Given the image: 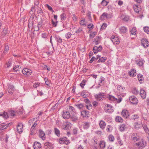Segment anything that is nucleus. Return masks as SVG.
<instances>
[{
	"mask_svg": "<svg viewBox=\"0 0 149 149\" xmlns=\"http://www.w3.org/2000/svg\"><path fill=\"white\" fill-rule=\"evenodd\" d=\"M133 8L135 12L136 13H139L140 11L141 7L139 5H134L133 6Z\"/></svg>",
	"mask_w": 149,
	"mask_h": 149,
	"instance_id": "obj_26",
	"label": "nucleus"
},
{
	"mask_svg": "<svg viewBox=\"0 0 149 149\" xmlns=\"http://www.w3.org/2000/svg\"><path fill=\"white\" fill-rule=\"evenodd\" d=\"M137 78L139 81L140 83H141V82L143 80L144 78L143 75L141 74H137Z\"/></svg>",
	"mask_w": 149,
	"mask_h": 149,
	"instance_id": "obj_31",
	"label": "nucleus"
},
{
	"mask_svg": "<svg viewBox=\"0 0 149 149\" xmlns=\"http://www.w3.org/2000/svg\"><path fill=\"white\" fill-rule=\"evenodd\" d=\"M119 30L120 33L124 34L127 32V27L123 26L119 28Z\"/></svg>",
	"mask_w": 149,
	"mask_h": 149,
	"instance_id": "obj_18",
	"label": "nucleus"
},
{
	"mask_svg": "<svg viewBox=\"0 0 149 149\" xmlns=\"http://www.w3.org/2000/svg\"><path fill=\"white\" fill-rule=\"evenodd\" d=\"M106 58L105 57H102L99 58L98 61V62H104L106 60Z\"/></svg>",
	"mask_w": 149,
	"mask_h": 149,
	"instance_id": "obj_51",
	"label": "nucleus"
},
{
	"mask_svg": "<svg viewBox=\"0 0 149 149\" xmlns=\"http://www.w3.org/2000/svg\"><path fill=\"white\" fill-rule=\"evenodd\" d=\"M93 140L94 141V142H93L94 144V145L97 144V143L98 141L96 137H94L93 138Z\"/></svg>",
	"mask_w": 149,
	"mask_h": 149,
	"instance_id": "obj_62",
	"label": "nucleus"
},
{
	"mask_svg": "<svg viewBox=\"0 0 149 149\" xmlns=\"http://www.w3.org/2000/svg\"><path fill=\"white\" fill-rule=\"evenodd\" d=\"M68 107V111L69 112H73L74 113L75 112V109L73 107L69 105Z\"/></svg>",
	"mask_w": 149,
	"mask_h": 149,
	"instance_id": "obj_37",
	"label": "nucleus"
},
{
	"mask_svg": "<svg viewBox=\"0 0 149 149\" xmlns=\"http://www.w3.org/2000/svg\"><path fill=\"white\" fill-rule=\"evenodd\" d=\"M129 100L131 103L132 104L136 105L138 102L137 98L134 95L131 96L130 97Z\"/></svg>",
	"mask_w": 149,
	"mask_h": 149,
	"instance_id": "obj_4",
	"label": "nucleus"
},
{
	"mask_svg": "<svg viewBox=\"0 0 149 149\" xmlns=\"http://www.w3.org/2000/svg\"><path fill=\"white\" fill-rule=\"evenodd\" d=\"M62 116L64 119H68L70 118L71 115L68 111H63L62 114Z\"/></svg>",
	"mask_w": 149,
	"mask_h": 149,
	"instance_id": "obj_9",
	"label": "nucleus"
},
{
	"mask_svg": "<svg viewBox=\"0 0 149 149\" xmlns=\"http://www.w3.org/2000/svg\"><path fill=\"white\" fill-rule=\"evenodd\" d=\"M33 13H31V15L29 19L28 20L29 22L28 23V26H29V24L31 22V20L32 22H33V20L34 19V15L32 14Z\"/></svg>",
	"mask_w": 149,
	"mask_h": 149,
	"instance_id": "obj_50",
	"label": "nucleus"
},
{
	"mask_svg": "<svg viewBox=\"0 0 149 149\" xmlns=\"http://www.w3.org/2000/svg\"><path fill=\"white\" fill-rule=\"evenodd\" d=\"M14 87L12 85L9 84L8 85V91L9 93H12L14 91Z\"/></svg>",
	"mask_w": 149,
	"mask_h": 149,
	"instance_id": "obj_24",
	"label": "nucleus"
},
{
	"mask_svg": "<svg viewBox=\"0 0 149 149\" xmlns=\"http://www.w3.org/2000/svg\"><path fill=\"white\" fill-rule=\"evenodd\" d=\"M104 78L103 77H102L100 78V82L99 83V84L100 86L104 84Z\"/></svg>",
	"mask_w": 149,
	"mask_h": 149,
	"instance_id": "obj_46",
	"label": "nucleus"
},
{
	"mask_svg": "<svg viewBox=\"0 0 149 149\" xmlns=\"http://www.w3.org/2000/svg\"><path fill=\"white\" fill-rule=\"evenodd\" d=\"M121 115L125 119L129 118L130 116V113L129 111L126 109L122 110L121 112Z\"/></svg>",
	"mask_w": 149,
	"mask_h": 149,
	"instance_id": "obj_5",
	"label": "nucleus"
},
{
	"mask_svg": "<svg viewBox=\"0 0 149 149\" xmlns=\"http://www.w3.org/2000/svg\"><path fill=\"white\" fill-rule=\"evenodd\" d=\"M105 94L103 93H100L98 94H96L95 95V98L97 101L99 102L102 101L104 98Z\"/></svg>",
	"mask_w": 149,
	"mask_h": 149,
	"instance_id": "obj_3",
	"label": "nucleus"
},
{
	"mask_svg": "<svg viewBox=\"0 0 149 149\" xmlns=\"http://www.w3.org/2000/svg\"><path fill=\"white\" fill-rule=\"evenodd\" d=\"M89 112L87 111L83 110L81 111V116L83 117H88Z\"/></svg>",
	"mask_w": 149,
	"mask_h": 149,
	"instance_id": "obj_27",
	"label": "nucleus"
},
{
	"mask_svg": "<svg viewBox=\"0 0 149 149\" xmlns=\"http://www.w3.org/2000/svg\"><path fill=\"white\" fill-rule=\"evenodd\" d=\"M99 146L100 148L103 149L106 146V143L104 141H100Z\"/></svg>",
	"mask_w": 149,
	"mask_h": 149,
	"instance_id": "obj_34",
	"label": "nucleus"
},
{
	"mask_svg": "<svg viewBox=\"0 0 149 149\" xmlns=\"http://www.w3.org/2000/svg\"><path fill=\"white\" fill-rule=\"evenodd\" d=\"M71 120L73 122H76L78 120V117L74 115H72L70 117Z\"/></svg>",
	"mask_w": 149,
	"mask_h": 149,
	"instance_id": "obj_25",
	"label": "nucleus"
},
{
	"mask_svg": "<svg viewBox=\"0 0 149 149\" xmlns=\"http://www.w3.org/2000/svg\"><path fill=\"white\" fill-rule=\"evenodd\" d=\"M109 141L111 142H113L115 140L114 137L111 135H109L108 136Z\"/></svg>",
	"mask_w": 149,
	"mask_h": 149,
	"instance_id": "obj_44",
	"label": "nucleus"
},
{
	"mask_svg": "<svg viewBox=\"0 0 149 149\" xmlns=\"http://www.w3.org/2000/svg\"><path fill=\"white\" fill-rule=\"evenodd\" d=\"M54 132L56 135L58 137L60 136V130L57 128L55 127L54 129Z\"/></svg>",
	"mask_w": 149,
	"mask_h": 149,
	"instance_id": "obj_32",
	"label": "nucleus"
},
{
	"mask_svg": "<svg viewBox=\"0 0 149 149\" xmlns=\"http://www.w3.org/2000/svg\"><path fill=\"white\" fill-rule=\"evenodd\" d=\"M104 109L105 111L108 113H111L113 111V107L111 105L109 104H107L105 106Z\"/></svg>",
	"mask_w": 149,
	"mask_h": 149,
	"instance_id": "obj_8",
	"label": "nucleus"
},
{
	"mask_svg": "<svg viewBox=\"0 0 149 149\" xmlns=\"http://www.w3.org/2000/svg\"><path fill=\"white\" fill-rule=\"evenodd\" d=\"M140 94L143 99H145L146 97V93L145 91L143 89H140Z\"/></svg>",
	"mask_w": 149,
	"mask_h": 149,
	"instance_id": "obj_23",
	"label": "nucleus"
},
{
	"mask_svg": "<svg viewBox=\"0 0 149 149\" xmlns=\"http://www.w3.org/2000/svg\"><path fill=\"white\" fill-rule=\"evenodd\" d=\"M86 82V81L85 80H83L81 81V82L80 84V86L82 88H84V86L85 85Z\"/></svg>",
	"mask_w": 149,
	"mask_h": 149,
	"instance_id": "obj_45",
	"label": "nucleus"
},
{
	"mask_svg": "<svg viewBox=\"0 0 149 149\" xmlns=\"http://www.w3.org/2000/svg\"><path fill=\"white\" fill-rule=\"evenodd\" d=\"M55 38L56 40L58 43H62L63 42L62 39L58 35H56Z\"/></svg>",
	"mask_w": 149,
	"mask_h": 149,
	"instance_id": "obj_29",
	"label": "nucleus"
},
{
	"mask_svg": "<svg viewBox=\"0 0 149 149\" xmlns=\"http://www.w3.org/2000/svg\"><path fill=\"white\" fill-rule=\"evenodd\" d=\"M136 30L135 27H133L132 28V30L130 31V33L132 35H135L136 34Z\"/></svg>",
	"mask_w": 149,
	"mask_h": 149,
	"instance_id": "obj_40",
	"label": "nucleus"
},
{
	"mask_svg": "<svg viewBox=\"0 0 149 149\" xmlns=\"http://www.w3.org/2000/svg\"><path fill=\"white\" fill-rule=\"evenodd\" d=\"M58 104L57 103L55 104L54 106L50 110L51 111H53L55 109L57 106H58Z\"/></svg>",
	"mask_w": 149,
	"mask_h": 149,
	"instance_id": "obj_61",
	"label": "nucleus"
},
{
	"mask_svg": "<svg viewBox=\"0 0 149 149\" xmlns=\"http://www.w3.org/2000/svg\"><path fill=\"white\" fill-rule=\"evenodd\" d=\"M86 108L88 110H90L92 108V105L91 104V102H90V104H86Z\"/></svg>",
	"mask_w": 149,
	"mask_h": 149,
	"instance_id": "obj_55",
	"label": "nucleus"
},
{
	"mask_svg": "<svg viewBox=\"0 0 149 149\" xmlns=\"http://www.w3.org/2000/svg\"><path fill=\"white\" fill-rule=\"evenodd\" d=\"M9 50V47L8 45H5L3 52L4 53H6Z\"/></svg>",
	"mask_w": 149,
	"mask_h": 149,
	"instance_id": "obj_60",
	"label": "nucleus"
},
{
	"mask_svg": "<svg viewBox=\"0 0 149 149\" xmlns=\"http://www.w3.org/2000/svg\"><path fill=\"white\" fill-rule=\"evenodd\" d=\"M19 66L18 65H15L14 66L13 68V71L15 72H17L19 69Z\"/></svg>",
	"mask_w": 149,
	"mask_h": 149,
	"instance_id": "obj_42",
	"label": "nucleus"
},
{
	"mask_svg": "<svg viewBox=\"0 0 149 149\" xmlns=\"http://www.w3.org/2000/svg\"><path fill=\"white\" fill-rule=\"evenodd\" d=\"M17 130L19 133H21L23 130V124L21 123H19L17 127Z\"/></svg>",
	"mask_w": 149,
	"mask_h": 149,
	"instance_id": "obj_17",
	"label": "nucleus"
},
{
	"mask_svg": "<svg viewBox=\"0 0 149 149\" xmlns=\"http://www.w3.org/2000/svg\"><path fill=\"white\" fill-rule=\"evenodd\" d=\"M90 126V123L87 122H84L83 125V128L85 130H87L89 127Z\"/></svg>",
	"mask_w": 149,
	"mask_h": 149,
	"instance_id": "obj_33",
	"label": "nucleus"
},
{
	"mask_svg": "<svg viewBox=\"0 0 149 149\" xmlns=\"http://www.w3.org/2000/svg\"><path fill=\"white\" fill-rule=\"evenodd\" d=\"M78 129L76 128H74L73 130V134L74 135H76L77 133Z\"/></svg>",
	"mask_w": 149,
	"mask_h": 149,
	"instance_id": "obj_63",
	"label": "nucleus"
},
{
	"mask_svg": "<svg viewBox=\"0 0 149 149\" xmlns=\"http://www.w3.org/2000/svg\"><path fill=\"white\" fill-rule=\"evenodd\" d=\"M136 145L138 146V149H142L146 146V143L144 141L143 139H142L139 142L136 143Z\"/></svg>",
	"mask_w": 149,
	"mask_h": 149,
	"instance_id": "obj_6",
	"label": "nucleus"
},
{
	"mask_svg": "<svg viewBox=\"0 0 149 149\" xmlns=\"http://www.w3.org/2000/svg\"><path fill=\"white\" fill-rule=\"evenodd\" d=\"M12 64V60H10L8 61L6 64V65H7V68H9Z\"/></svg>",
	"mask_w": 149,
	"mask_h": 149,
	"instance_id": "obj_57",
	"label": "nucleus"
},
{
	"mask_svg": "<svg viewBox=\"0 0 149 149\" xmlns=\"http://www.w3.org/2000/svg\"><path fill=\"white\" fill-rule=\"evenodd\" d=\"M108 98L109 100L112 101H116L117 100V98H115L113 96L110 95L108 96Z\"/></svg>",
	"mask_w": 149,
	"mask_h": 149,
	"instance_id": "obj_39",
	"label": "nucleus"
},
{
	"mask_svg": "<svg viewBox=\"0 0 149 149\" xmlns=\"http://www.w3.org/2000/svg\"><path fill=\"white\" fill-rule=\"evenodd\" d=\"M129 75L131 77H135L136 74V70L134 69H132L129 71L128 72Z\"/></svg>",
	"mask_w": 149,
	"mask_h": 149,
	"instance_id": "obj_16",
	"label": "nucleus"
},
{
	"mask_svg": "<svg viewBox=\"0 0 149 149\" xmlns=\"http://www.w3.org/2000/svg\"><path fill=\"white\" fill-rule=\"evenodd\" d=\"M0 116H2L4 118L7 119L8 117L7 113L5 111L0 113Z\"/></svg>",
	"mask_w": 149,
	"mask_h": 149,
	"instance_id": "obj_35",
	"label": "nucleus"
},
{
	"mask_svg": "<svg viewBox=\"0 0 149 149\" xmlns=\"http://www.w3.org/2000/svg\"><path fill=\"white\" fill-rule=\"evenodd\" d=\"M71 127V123L68 121H66L64 122L63 124L61 126V128L64 130H68L70 129Z\"/></svg>",
	"mask_w": 149,
	"mask_h": 149,
	"instance_id": "obj_1",
	"label": "nucleus"
},
{
	"mask_svg": "<svg viewBox=\"0 0 149 149\" xmlns=\"http://www.w3.org/2000/svg\"><path fill=\"white\" fill-rule=\"evenodd\" d=\"M39 136L40 138L44 140L45 139V135L44 132L41 129L39 130Z\"/></svg>",
	"mask_w": 149,
	"mask_h": 149,
	"instance_id": "obj_22",
	"label": "nucleus"
},
{
	"mask_svg": "<svg viewBox=\"0 0 149 149\" xmlns=\"http://www.w3.org/2000/svg\"><path fill=\"white\" fill-rule=\"evenodd\" d=\"M112 130V127L110 125H108L107 126L106 130L108 132H110Z\"/></svg>",
	"mask_w": 149,
	"mask_h": 149,
	"instance_id": "obj_43",
	"label": "nucleus"
},
{
	"mask_svg": "<svg viewBox=\"0 0 149 149\" xmlns=\"http://www.w3.org/2000/svg\"><path fill=\"white\" fill-rule=\"evenodd\" d=\"M117 139L118 142L119 143L120 146H122L123 145V141L120 139V136H118L117 137Z\"/></svg>",
	"mask_w": 149,
	"mask_h": 149,
	"instance_id": "obj_49",
	"label": "nucleus"
},
{
	"mask_svg": "<svg viewBox=\"0 0 149 149\" xmlns=\"http://www.w3.org/2000/svg\"><path fill=\"white\" fill-rule=\"evenodd\" d=\"M115 120L116 122L118 123H123V118L119 116H117L115 118Z\"/></svg>",
	"mask_w": 149,
	"mask_h": 149,
	"instance_id": "obj_28",
	"label": "nucleus"
},
{
	"mask_svg": "<svg viewBox=\"0 0 149 149\" xmlns=\"http://www.w3.org/2000/svg\"><path fill=\"white\" fill-rule=\"evenodd\" d=\"M58 142L60 144L65 143L66 145H68L70 143V141L66 137L60 138L58 139Z\"/></svg>",
	"mask_w": 149,
	"mask_h": 149,
	"instance_id": "obj_2",
	"label": "nucleus"
},
{
	"mask_svg": "<svg viewBox=\"0 0 149 149\" xmlns=\"http://www.w3.org/2000/svg\"><path fill=\"white\" fill-rule=\"evenodd\" d=\"M22 73L25 75L28 76L30 75L32 72L31 70L29 69L24 68L22 70Z\"/></svg>",
	"mask_w": 149,
	"mask_h": 149,
	"instance_id": "obj_11",
	"label": "nucleus"
},
{
	"mask_svg": "<svg viewBox=\"0 0 149 149\" xmlns=\"http://www.w3.org/2000/svg\"><path fill=\"white\" fill-rule=\"evenodd\" d=\"M131 92L134 95H136L139 94V92L136 88H133L131 90Z\"/></svg>",
	"mask_w": 149,
	"mask_h": 149,
	"instance_id": "obj_36",
	"label": "nucleus"
},
{
	"mask_svg": "<svg viewBox=\"0 0 149 149\" xmlns=\"http://www.w3.org/2000/svg\"><path fill=\"white\" fill-rule=\"evenodd\" d=\"M72 35V34L71 33L68 32L65 35V37L67 39H69L70 38Z\"/></svg>",
	"mask_w": 149,
	"mask_h": 149,
	"instance_id": "obj_59",
	"label": "nucleus"
},
{
	"mask_svg": "<svg viewBox=\"0 0 149 149\" xmlns=\"http://www.w3.org/2000/svg\"><path fill=\"white\" fill-rule=\"evenodd\" d=\"M48 19L45 18H43V19H41V21L38 23V26L39 28H41L43 24L45 25L48 21Z\"/></svg>",
	"mask_w": 149,
	"mask_h": 149,
	"instance_id": "obj_12",
	"label": "nucleus"
},
{
	"mask_svg": "<svg viewBox=\"0 0 149 149\" xmlns=\"http://www.w3.org/2000/svg\"><path fill=\"white\" fill-rule=\"evenodd\" d=\"M108 2H107L105 0H103L101 3V4L103 6H106L107 5Z\"/></svg>",
	"mask_w": 149,
	"mask_h": 149,
	"instance_id": "obj_54",
	"label": "nucleus"
},
{
	"mask_svg": "<svg viewBox=\"0 0 149 149\" xmlns=\"http://www.w3.org/2000/svg\"><path fill=\"white\" fill-rule=\"evenodd\" d=\"M144 61L142 59H140L139 61L137 63V64L139 67H141L143 66V64Z\"/></svg>",
	"mask_w": 149,
	"mask_h": 149,
	"instance_id": "obj_38",
	"label": "nucleus"
},
{
	"mask_svg": "<svg viewBox=\"0 0 149 149\" xmlns=\"http://www.w3.org/2000/svg\"><path fill=\"white\" fill-rule=\"evenodd\" d=\"M141 44L145 47L146 48L149 45V42L146 38H143L141 40Z\"/></svg>",
	"mask_w": 149,
	"mask_h": 149,
	"instance_id": "obj_13",
	"label": "nucleus"
},
{
	"mask_svg": "<svg viewBox=\"0 0 149 149\" xmlns=\"http://www.w3.org/2000/svg\"><path fill=\"white\" fill-rule=\"evenodd\" d=\"M75 105L79 109H81L84 107V105L82 104H75Z\"/></svg>",
	"mask_w": 149,
	"mask_h": 149,
	"instance_id": "obj_56",
	"label": "nucleus"
},
{
	"mask_svg": "<svg viewBox=\"0 0 149 149\" xmlns=\"http://www.w3.org/2000/svg\"><path fill=\"white\" fill-rule=\"evenodd\" d=\"M79 24H80L81 26H86L85 19L84 18H82V19L80 21Z\"/></svg>",
	"mask_w": 149,
	"mask_h": 149,
	"instance_id": "obj_47",
	"label": "nucleus"
},
{
	"mask_svg": "<svg viewBox=\"0 0 149 149\" xmlns=\"http://www.w3.org/2000/svg\"><path fill=\"white\" fill-rule=\"evenodd\" d=\"M88 28L90 30H92L94 28V25L91 24H89L88 26Z\"/></svg>",
	"mask_w": 149,
	"mask_h": 149,
	"instance_id": "obj_64",
	"label": "nucleus"
},
{
	"mask_svg": "<svg viewBox=\"0 0 149 149\" xmlns=\"http://www.w3.org/2000/svg\"><path fill=\"white\" fill-rule=\"evenodd\" d=\"M143 29L145 32L148 34H149V27L148 26H146L143 27Z\"/></svg>",
	"mask_w": 149,
	"mask_h": 149,
	"instance_id": "obj_48",
	"label": "nucleus"
},
{
	"mask_svg": "<svg viewBox=\"0 0 149 149\" xmlns=\"http://www.w3.org/2000/svg\"><path fill=\"white\" fill-rule=\"evenodd\" d=\"M112 17V15L110 14H108L105 12L103 13L101 16L100 19L101 20H104L106 19H109Z\"/></svg>",
	"mask_w": 149,
	"mask_h": 149,
	"instance_id": "obj_7",
	"label": "nucleus"
},
{
	"mask_svg": "<svg viewBox=\"0 0 149 149\" xmlns=\"http://www.w3.org/2000/svg\"><path fill=\"white\" fill-rule=\"evenodd\" d=\"M127 128V125L125 124H121L119 126V130L121 132L124 131Z\"/></svg>",
	"mask_w": 149,
	"mask_h": 149,
	"instance_id": "obj_21",
	"label": "nucleus"
},
{
	"mask_svg": "<svg viewBox=\"0 0 149 149\" xmlns=\"http://www.w3.org/2000/svg\"><path fill=\"white\" fill-rule=\"evenodd\" d=\"M10 124V123H8L6 125H2L0 124V131L6 129L7 127H8Z\"/></svg>",
	"mask_w": 149,
	"mask_h": 149,
	"instance_id": "obj_30",
	"label": "nucleus"
},
{
	"mask_svg": "<svg viewBox=\"0 0 149 149\" xmlns=\"http://www.w3.org/2000/svg\"><path fill=\"white\" fill-rule=\"evenodd\" d=\"M99 125L100 129L103 130L106 127V123L103 120H101L100 121Z\"/></svg>",
	"mask_w": 149,
	"mask_h": 149,
	"instance_id": "obj_19",
	"label": "nucleus"
},
{
	"mask_svg": "<svg viewBox=\"0 0 149 149\" xmlns=\"http://www.w3.org/2000/svg\"><path fill=\"white\" fill-rule=\"evenodd\" d=\"M61 19L62 21H65L66 18V14L63 13L61 15Z\"/></svg>",
	"mask_w": 149,
	"mask_h": 149,
	"instance_id": "obj_41",
	"label": "nucleus"
},
{
	"mask_svg": "<svg viewBox=\"0 0 149 149\" xmlns=\"http://www.w3.org/2000/svg\"><path fill=\"white\" fill-rule=\"evenodd\" d=\"M131 138L134 141H136L139 139V136L136 133H133L131 135Z\"/></svg>",
	"mask_w": 149,
	"mask_h": 149,
	"instance_id": "obj_14",
	"label": "nucleus"
},
{
	"mask_svg": "<svg viewBox=\"0 0 149 149\" xmlns=\"http://www.w3.org/2000/svg\"><path fill=\"white\" fill-rule=\"evenodd\" d=\"M44 147L46 149H52L54 148L53 144L51 143L48 142L45 143Z\"/></svg>",
	"mask_w": 149,
	"mask_h": 149,
	"instance_id": "obj_15",
	"label": "nucleus"
},
{
	"mask_svg": "<svg viewBox=\"0 0 149 149\" xmlns=\"http://www.w3.org/2000/svg\"><path fill=\"white\" fill-rule=\"evenodd\" d=\"M117 89L120 92H122L123 90V87L120 85L117 86Z\"/></svg>",
	"mask_w": 149,
	"mask_h": 149,
	"instance_id": "obj_53",
	"label": "nucleus"
},
{
	"mask_svg": "<svg viewBox=\"0 0 149 149\" xmlns=\"http://www.w3.org/2000/svg\"><path fill=\"white\" fill-rule=\"evenodd\" d=\"M93 51L95 54H96L98 52V47L96 46H94L93 48Z\"/></svg>",
	"mask_w": 149,
	"mask_h": 149,
	"instance_id": "obj_52",
	"label": "nucleus"
},
{
	"mask_svg": "<svg viewBox=\"0 0 149 149\" xmlns=\"http://www.w3.org/2000/svg\"><path fill=\"white\" fill-rule=\"evenodd\" d=\"M45 81L46 84L47 86H49L50 84V81L46 78L45 79Z\"/></svg>",
	"mask_w": 149,
	"mask_h": 149,
	"instance_id": "obj_58",
	"label": "nucleus"
},
{
	"mask_svg": "<svg viewBox=\"0 0 149 149\" xmlns=\"http://www.w3.org/2000/svg\"><path fill=\"white\" fill-rule=\"evenodd\" d=\"M110 39L113 44L115 45H118L120 43L118 37H116L114 36H111Z\"/></svg>",
	"mask_w": 149,
	"mask_h": 149,
	"instance_id": "obj_10",
	"label": "nucleus"
},
{
	"mask_svg": "<svg viewBox=\"0 0 149 149\" xmlns=\"http://www.w3.org/2000/svg\"><path fill=\"white\" fill-rule=\"evenodd\" d=\"M33 146L34 149H41L42 148L41 144L38 142H35Z\"/></svg>",
	"mask_w": 149,
	"mask_h": 149,
	"instance_id": "obj_20",
	"label": "nucleus"
}]
</instances>
